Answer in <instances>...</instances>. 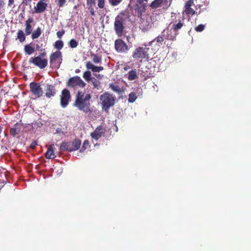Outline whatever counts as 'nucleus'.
Masks as SVG:
<instances>
[{
  "mask_svg": "<svg viewBox=\"0 0 251 251\" xmlns=\"http://www.w3.org/2000/svg\"><path fill=\"white\" fill-rule=\"evenodd\" d=\"M90 99L91 96L90 94H85L78 92L76 96L75 105L80 109L86 108L90 104L89 101Z\"/></svg>",
  "mask_w": 251,
  "mask_h": 251,
  "instance_id": "obj_1",
  "label": "nucleus"
},
{
  "mask_svg": "<svg viewBox=\"0 0 251 251\" xmlns=\"http://www.w3.org/2000/svg\"><path fill=\"white\" fill-rule=\"evenodd\" d=\"M81 143V141L78 139H75L73 142H63L60 146V150L69 152L75 151L80 148Z\"/></svg>",
  "mask_w": 251,
  "mask_h": 251,
  "instance_id": "obj_2",
  "label": "nucleus"
},
{
  "mask_svg": "<svg viewBox=\"0 0 251 251\" xmlns=\"http://www.w3.org/2000/svg\"><path fill=\"white\" fill-rule=\"evenodd\" d=\"M100 100L102 108L108 109L114 105L115 98L108 93H105L100 96Z\"/></svg>",
  "mask_w": 251,
  "mask_h": 251,
  "instance_id": "obj_3",
  "label": "nucleus"
},
{
  "mask_svg": "<svg viewBox=\"0 0 251 251\" xmlns=\"http://www.w3.org/2000/svg\"><path fill=\"white\" fill-rule=\"evenodd\" d=\"M125 19L126 15L122 13L119 14L116 17L114 23V28L116 34L119 37H121L123 35L124 29L123 24Z\"/></svg>",
  "mask_w": 251,
  "mask_h": 251,
  "instance_id": "obj_4",
  "label": "nucleus"
},
{
  "mask_svg": "<svg viewBox=\"0 0 251 251\" xmlns=\"http://www.w3.org/2000/svg\"><path fill=\"white\" fill-rule=\"evenodd\" d=\"M44 53H42L38 56L31 57L30 59L29 62L40 69H44L48 64V60L44 57Z\"/></svg>",
  "mask_w": 251,
  "mask_h": 251,
  "instance_id": "obj_5",
  "label": "nucleus"
},
{
  "mask_svg": "<svg viewBox=\"0 0 251 251\" xmlns=\"http://www.w3.org/2000/svg\"><path fill=\"white\" fill-rule=\"evenodd\" d=\"M183 25V24L180 21L177 24H174L173 26L171 27L173 29V34H169L168 32H172V29H169V28L165 29L163 31V34L165 36V34H166V38L168 40H174L176 37V31L181 28Z\"/></svg>",
  "mask_w": 251,
  "mask_h": 251,
  "instance_id": "obj_6",
  "label": "nucleus"
},
{
  "mask_svg": "<svg viewBox=\"0 0 251 251\" xmlns=\"http://www.w3.org/2000/svg\"><path fill=\"white\" fill-rule=\"evenodd\" d=\"M149 49L143 47H138L134 51L132 57L135 59H143L148 57V51Z\"/></svg>",
  "mask_w": 251,
  "mask_h": 251,
  "instance_id": "obj_7",
  "label": "nucleus"
},
{
  "mask_svg": "<svg viewBox=\"0 0 251 251\" xmlns=\"http://www.w3.org/2000/svg\"><path fill=\"white\" fill-rule=\"evenodd\" d=\"M62 54L60 51H56L50 56V63L51 65L55 67H59L62 62Z\"/></svg>",
  "mask_w": 251,
  "mask_h": 251,
  "instance_id": "obj_8",
  "label": "nucleus"
},
{
  "mask_svg": "<svg viewBox=\"0 0 251 251\" xmlns=\"http://www.w3.org/2000/svg\"><path fill=\"white\" fill-rule=\"evenodd\" d=\"M115 48L116 51L120 53H125L128 50L127 45L121 39L115 41Z\"/></svg>",
  "mask_w": 251,
  "mask_h": 251,
  "instance_id": "obj_9",
  "label": "nucleus"
},
{
  "mask_svg": "<svg viewBox=\"0 0 251 251\" xmlns=\"http://www.w3.org/2000/svg\"><path fill=\"white\" fill-rule=\"evenodd\" d=\"M30 88L32 95L36 98H39L43 94V90L40 85L37 83L32 82L30 84Z\"/></svg>",
  "mask_w": 251,
  "mask_h": 251,
  "instance_id": "obj_10",
  "label": "nucleus"
},
{
  "mask_svg": "<svg viewBox=\"0 0 251 251\" xmlns=\"http://www.w3.org/2000/svg\"><path fill=\"white\" fill-rule=\"evenodd\" d=\"M85 85V83L78 76L71 78L68 82V85L72 87L78 86L80 87L83 88Z\"/></svg>",
  "mask_w": 251,
  "mask_h": 251,
  "instance_id": "obj_11",
  "label": "nucleus"
},
{
  "mask_svg": "<svg viewBox=\"0 0 251 251\" xmlns=\"http://www.w3.org/2000/svg\"><path fill=\"white\" fill-rule=\"evenodd\" d=\"M70 97V93L68 90L64 89L62 90L61 95V105L63 108L65 107L68 105Z\"/></svg>",
  "mask_w": 251,
  "mask_h": 251,
  "instance_id": "obj_12",
  "label": "nucleus"
},
{
  "mask_svg": "<svg viewBox=\"0 0 251 251\" xmlns=\"http://www.w3.org/2000/svg\"><path fill=\"white\" fill-rule=\"evenodd\" d=\"M105 129L101 126H98L93 132L91 133V136L96 140L99 139L104 134Z\"/></svg>",
  "mask_w": 251,
  "mask_h": 251,
  "instance_id": "obj_13",
  "label": "nucleus"
},
{
  "mask_svg": "<svg viewBox=\"0 0 251 251\" xmlns=\"http://www.w3.org/2000/svg\"><path fill=\"white\" fill-rule=\"evenodd\" d=\"M194 5V0H189L185 4L183 14L186 13L188 16L193 15L195 13V11L191 7Z\"/></svg>",
  "mask_w": 251,
  "mask_h": 251,
  "instance_id": "obj_14",
  "label": "nucleus"
},
{
  "mask_svg": "<svg viewBox=\"0 0 251 251\" xmlns=\"http://www.w3.org/2000/svg\"><path fill=\"white\" fill-rule=\"evenodd\" d=\"M23 128V125L22 123L21 122L16 123L10 129V135L13 137L16 136L20 133Z\"/></svg>",
  "mask_w": 251,
  "mask_h": 251,
  "instance_id": "obj_15",
  "label": "nucleus"
},
{
  "mask_svg": "<svg viewBox=\"0 0 251 251\" xmlns=\"http://www.w3.org/2000/svg\"><path fill=\"white\" fill-rule=\"evenodd\" d=\"M47 6V4L44 2L42 0H40L37 4L36 6L34 7V10L36 13H41L45 10Z\"/></svg>",
  "mask_w": 251,
  "mask_h": 251,
  "instance_id": "obj_16",
  "label": "nucleus"
},
{
  "mask_svg": "<svg viewBox=\"0 0 251 251\" xmlns=\"http://www.w3.org/2000/svg\"><path fill=\"white\" fill-rule=\"evenodd\" d=\"M86 67L88 70H91L93 72H100L103 70L101 66H95L91 62L87 61L86 63Z\"/></svg>",
  "mask_w": 251,
  "mask_h": 251,
  "instance_id": "obj_17",
  "label": "nucleus"
},
{
  "mask_svg": "<svg viewBox=\"0 0 251 251\" xmlns=\"http://www.w3.org/2000/svg\"><path fill=\"white\" fill-rule=\"evenodd\" d=\"M53 144L50 145L45 154V156L48 159H53L55 157Z\"/></svg>",
  "mask_w": 251,
  "mask_h": 251,
  "instance_id": "obj_18",
  "label": "nucleus"
},
{
  "mask_svg": "<svg viewBox=\"0 0 251 251\" xmlns=\"http://www.w3.org/2000/svg\"><path fill=\"white\" fill-rule=\"evenodd\" d=\"M33 22V19L30 18H28L25 22V32L26 35H29L32 30L31 23Z\"/></svg>",
  "mask_w": 251,
  "mask_h": 251,
  "instance_id": "obj_19",
  "label": "nucleus"
},
{
  "mask_svg": "<svg viewBox=\"0 0 251 251\" xmlns=\"http://www.w3.org/2000/svg\"><path fill=\"white\" fill-rule=\"evenodd\" d=\"M126 77L129 80H133L138 78V74L136 70L130 71L126 75Z\"/></svg>",
  "mask_w": 251,
  "mask_h": 251,
  "instance_id": "obj_20",
  "label": "nucleus"
},
{
  "mask_svg": "<svg viewBox=\"0 0 251 251\" xmlns=\"http://www.w3.org/2000/svg\"><path fill=\"white\" fill-rule=\"evenodd\" d=\"M55 94V90L54 87L52 85H48L47 92L46 93V96L50 98L53 96Z\"/></svg>",
  "mask_w": 251,
  "mask_h": 251,
  "instance_id": "obj_21",
  "label": "nucleus"
},
{
  "mask_svg": "<svg viewBox=\"0 0 251 251\" xmlns=\"http://www.w3.org/2000/svg\"><path fill=\"white\" fill-rule=\"evenodd\" d=\"M163 2V0H154L151 3L150 6L152 9L157 8L161 6Z\"/></svg>",
  "mask_w": 251,
  "mask_h": 251,
  "instance_id": "obj_22",
  "label": "nucleus"
},
{
  "mask_svg": "<svg viewBox=\"0 0 251 251\" xmlns=\"http://www.w3.org/2000/svg\"><path fill=\"white\" fill-rule=\"evenodd\" d=\"M25 51L27 54H31L35 51L34 48L31 47L30 45H27L25 46Z\"/></svg>",
  "mask_w": 251,
  "mask_h": 251,
  "instance_id": "obj_23",
  "label": "nucleus"
},
{
  "mask_svg": "<svg viewBox=\"0 0 251 251\" xmlns=\"http://www.w3.org/2000/svg\"><path fill=\"white\" fill-rule=\"evenodd\" d=\"M42 31L40 27H38L32 34L33 39L38 38L41 34Z\"/></svg>",
  "mask_w": 251,
  "mask_h": 251,
  "instance_id": "obj_24",
  "label": "nucleus"
},
{
  "mask_svg": "<svg viewBox=\"0 0 251 251\" xmlns=\"http://www.w3.org/2000/svg\"><path fill=\"white\" fill-rule=\"evenodd\" d=\"M110 88L114 92L120 93L122 92L121 88L117 85L110 84Z\"/></svg>",
  "mask_w": 251,
  "mask_h": 251,
  "instance_id": "obj_25",
  "label": "nucleus"
},
{
  "mask_svg": "<svg viewBox=\"0 0 251 251\" xmlns=\"http://www.w3.org/2000/svg\"><path fill=\"white\" fill-rule=\"evenodd\" d=\"M18 39L21 42H23L25 40V36L24 32L22 30H19L18 32Z\"/></svg>",
  "mask_w": 251,
  "mask_h": 251,
  "instance_id": "obj_26",
  "label": "nucleus"
},
{
  "mask_svg": "<svg viewBox=\"0 0 251 251\" xmlns=\"http://www.w3.org/2000/svg\"><path fill=\"white\" fill-rule=\"evenodd\" d=\"M83 77L85 79L86 81H89L91 79H92L91 78V73L89 71H85L83 73Z\"/></svg>",
  "mask_w": 251,
  "mask_h": 251,
  "instance_id": "obj_27",
  "label": "nucleus"
},
{
  "mask_svg": "<svg viewBox=\"0 0 251 251\" xmlns=\"http://www.w3.org/2000/svg\"><path fill=\"white\" fill-rule=\"evenodd\" d=\"M92 61L96 64L100 63L101 62V58L97 55L93 54L92 55Z\"/></svg>",
  "mask_w": 251,
  "mask_h": 251,
  "instance_id": "obj_28",
  "label": "nucleus"
},
{
  "mask_svg": "<svg viewBox=\"0 0 251 251\" xmlns=\"http://www.w3.org/2000/svg\"><path fill=\"white\" fill-rule=\"evenodd\" d=\"M136 99L137 96L134 93L132 92L129 94L128 98L129 102H133L136 100Z\"/></svg>",
  "mask_w": 251,
  "mask_h": 251,
  "instance_id": "obj_29",
  "label": "nucleus"
},
{
  "mask_svg": "<svg viewBox=\"0 0 251 251\" xmlns=\"http://www.w3.org/2000/svg\"><path fill=\"white\" fill-rule=\"evenodd\" d=\"M63 47V43L61 40H58L55 42L54 47L58 50L61 49Z\"/></svg>",
  "mask_w": 251,
  "mask_h": 251,
  "instance_id": "obj_30",
  "label": "nucleus"
},
{
  "mask_svg": "<svg viewBox=\"0 0 251 251\" xmlns=\"http://www.w3.org/2000/svg\"><path fill=\"white\" fill-rule=\"evenodd\" d=\"M164 38H166V34H165V35L164 36L163 34V32L162 33V35L158 36L156 39V41L157 43L159 44H161V43L164 41Z\"/></svg>",
  "mask_w": 251,
  "mask_h": 251,
  "instance_id": "obj_31",
  "label": "nucleus"
},
{
  "mask_svg": "<svg viewBox=\"0 0 251 251\" xmlns=\"http://www.w3.org/2000/svg\"><path fill=\"white\" fill-rule=\"evenodd\" d=\"M89 146V141L88 140H85L83 143V145L80 150V152H83Z\"/></svg>",
  "mask_w": 251,
  "mask_h": 251,
  "instance_id": "obj_32",
  "label": "nucleus"
},
{
  "mask_svg": "<svg viewBox=\"0 0 251 251\" xmlns=\"http://www.w3.org/2000/svg\"><path fill=\"white\" fill-rule=\"evenodd\" d=\"M147 0H137V2L138 4L140 5V7L144 9L146 4V2H147Z\"/></svg>",
  "mask_w": 251,
  "mask_h": 251,
  "instance_id": "obj_33",
  "label": "nucleus"
},
{
  "mask_svg": "<svg viewBox=\"0 0 251 251\" xmlns=\"http://www.w3.org/2000/svg\"><path fill=\"white\" fill-rule=\"evenodd\" d=\"M78 45V43L75 39H71L69 42V46L72 48H75Z\"/></svg>",
  "mask_w": 251,
  "mask_h": 251,
  "instance_id": "obj_34",
  "label": "nucleus"
},
{
  "mask_svg": "<svg viewBox=\"0 0 251 251\" xmlns=\"http://www.w3.org/2000/svg\"><path fill=\"white\" fill-rule=\"evenodd\" d=\"M122 0H109V3L113 6L118 5Z\"/></svg>",
  "mask_w": 251,
  "mask_h": 251,
  "instance_id": "obj_35",
  "label": "nucleus"
},
{
  "mask_svg": "<svg viewBox=\"0 0 251 251\" xmlns=\"http://www.w3.org/2000/svg\"><path fill=\"white\" fill-rule=\"evenodd\" d=\"M205 27L204 25H200L196 27V30L198 32H201L204 30Z\"/></svg>",
  "mask_w": 251,
  "mask_h": 251,
  "instance_id": "obj_36",
  "label": "nucleus"
},
{
  "mask_svg": "<svg viewBox=\"0 0 251 251\" xmlns=\"http://www.w3.org/2000/svg\"><path fill=\"white\" fill-rule=\"evenodd\" d=\"M98 5L99 8H102L104 6V0H98Z\"/></svg>",
  "mask_w": 251,
  "mask_h": 251,
  "instance_id": "obj_37",
  "label": "nucleus"
},
{
  "mask_svg": "<svg viewBox=\"0 0 251 251\" xmlns=\"http://www.w3.org/2000/svg\"><path fill=\"white\" fill-rule=\"evenodd\" d=\"M37 142L36 141H33L31 143V144L30 145V148L32 150H34L35 149L36 147L37 146Z\"/></svg>",
  "mask_w": 251,
  "mask_h": 251,
  "instance_id": "obj_38",
  "label": "nucleus"
},
{
  "mask_svg": "<svg viewBox=\"0 0 251 251\" xmlns=\"http://www.w3.org/2000/svg\"><path fill=\"white\" fill-rule=\"evenodd\" d=\"M93 81H92L93 84L95 87H98L100 85V82L97 81L96 79H93Z\"/></svg>",
  "mask_w": 251,
  "mask_h": 251,
  "instance_id": "obj_39",
  "label": "nucleus"
},
{
  "mask_svg": "<svg viewBox=\"0 0 251 251\" xmlns=\"http://www.w3.org/2000/svg\"><path fill=\"white\" fill-rule=\"evenodd\" d=\"M58 1L59 6L62 7L66 2V0H58Z\"/></svg>",
  "mask_w": 251,
  "mask_h": 251,
  "instance_id": "obj_40",
  "label": "nucleus"
},
{
  "mask_svg": "<svg viewBox=\"0 0 251 251\" xmlns=\"http://www.w3.org/2000/svg\"><path fill=\"white\" fill-rule=\"evenodd\" d=\"M87 4L93 5L95 3V0H87Z\"/></svg>",
  "mask_w": 251,
  "mask_h": 251,
  "instance_id": "obj_41",
  "label": "nucleus"
},
{
  "mask_svg": "<svg viewBox=\"0 0 251 251\" xmlns=\"http://www.w3.org/2000/svg\"><path fill=\"white\" fill-rule=\"evenodd\" d=\"M64 31H63L62 32H58L57 33V37L58 38H60L62 35L63 34H64Z\"/></svg>",
  "mask_w": 251,
  "mask_h": 251,
  "instance_id": "obj_42",
  "label": "nucleus"
},
{
  "mask_svg": "<svg viewBox=\"0 0 251 251\" xmlns=\"http://www.w3.org/2000/svg\"><path fill=\"white\" fill-rule=\"evenodd\" d=\"M14 2V0H8V5L11 6L12 4H13Z\"/></svg>",
  "mask_w": 251,
  "mask_h": 251,
  "instance_id": "obj_43",
  "label": "nucleus"
},
{
  "mask_svg": "<svg viewBox=\"0 0 251 251\" xmlns=\"http://www.w3.org/2000/svg\"><path fill=\"white\" fill-rule=\"evenodd\" d=\"M39 123H35L34 124H33V126H32V127L35 128L36 127V126H39Z\"/></svg>",
  "mask_w": 251,
  "mask_h": 251,
  "instance_id": "obj_44",
  "label": "nucleus"
},
{
  "mask_svg": "<svg viewBox=\"0 0 251 251\" xmlns=\"http://www.w3.org/2000/svg\"><path fill=\"white\" fill-rule=\"evenodd\" d=\"M129 68H130L129 66H125V67L124 68V70L125 71H127Z\"/></svg>",
  "mask_w": 251,
  "mask_h": 251,
  "instance_id": "obj_45",
  "label": "nucleus"
},
{
  "mask_svg": "<svg viewBox=\"0 0 251 251\" xmlns=\"http://www.w3.org/2000/svg\"><path fill=\"white\" fill-rule=\"evenodd\" d=\"M172 29V32H168V34H173V28H172V27L171 28V29Z\"/></svg>",
  "mask_w": 251,
  "mask_h": 251,
  "instance_id": "obj_46",
  "label": "nucleus"
},
{
  "mask_svg": "<svg viewBox=\"0 0 251 251\" xmlns=\"http://www.w3.org/2000/svg\"><path fill=\"white\" fill-rule=\"evenodd\" d=\"M79 72H80V70H79V69H76V70H75V73H79Z\"/></svg>",
  "mask_w": 251,
  "mask_h": 251,
  "instance_id": "obj_47",
  "label": "nucleus"
},
{
  "mask_svg": "<svg viewBox=\"0 0 251 251\" xmlns=\"http://www.w3.org/2000/svg\"><path fill=\"white\" fill-rule=\"evenodd\" d=\"M91 14L92 15H94V12L93 10H92L91 11Z\"/></svg>",
  "mask_w": 251,
  "mask_h": 251,
  "instance_id": "obj_48",
  "label": "nucleus"
},
{
  "mask_svg": "<svg viewBox=\"0 0 251 251\" xmlns=\"http://www.w3.org/2000/svg\"><path fill=\"white\" fill-rule=\"evenodd\" d=\"M116 131H118V127L117 126H116Z\"/></svg>",
  "mask_w": 251,
  "mask_h": 251,
  "instance_id": "obj_49",
  "label": "nucleus"
}]
</instances>
